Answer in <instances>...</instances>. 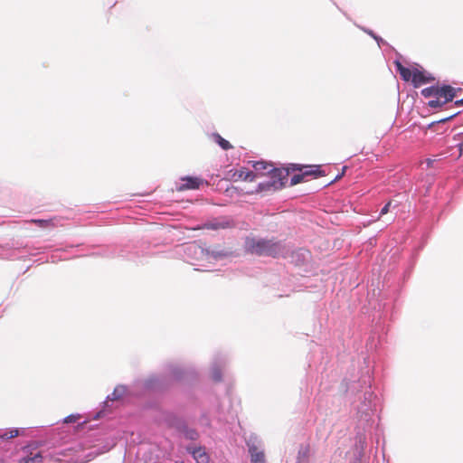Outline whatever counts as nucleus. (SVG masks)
Listing matches in <instances>:
<instances>
[{"mask_svg":"<svg viewBox=\"0 0 463 463\" xmlns=\"http://www.w3.org/2000/svg\"><path fill=\"white\" fill-rule=\"evenodd\" d=\"M456 106H463V99L455 101Z\"/></svg>","mask_w":463,"mask_h":463,"instance_id":"nucleus-22","label":"nucleus"},{"mask_svg":"<svg viewBox=\"0 0 463 463\" xmlns=\"http://www.w3.org/2000/svg\"><path fill=\"white\" fill-rule=\"evenodd\" d=\"M270 180L258 184L256 192L277 191L282 189L288 182V171L287 169L270 168L268 171Z\"/></svg>","mask_w":463,"mask_h":463,"instance_id":"nucleus-2","label":"nucleus"},{"mask_svg":"<svg viewBox=\"0 0 463 463\" xmlns=\"http://www.w3.org/2000/svg\"><path fill=\"white\" fill-rule=\"evenodd\" d=\"M253 167L256 172L265 171L264 173H261V175H264V174H268L269 169L272 168L273 166L265 162H256L253 165Z\"/></svg>","mask_w":463,"mask_h":463,"instance_id":"nucleus-15","label":"nucleus"},{"mask_svg":"<svg viewBox=\"0 0 463 463\" xmlns=\"http://www.w3.org/2000/svg\"><path fill=\"white\" fill-rule=\"evenodd\" d=\"M245 249L250 254L272 258H279L288 251L284 241L275 238H248L245 241Z\"/></svg>","mask_w":463,"mask_h":463,"instance_id":"nucleus-1","label":"nucleus"},{"mask_svg":"<svg viewBox=\"0 0 463 463\" xmlns=\"http://www.w3.org/2000/svg\"><path fill=\"white\" fill-rule=\"evenodd\" d=\"M28 222L34 223V224L38 225L39 227L44 228V229L53 228L55 226V224L53 222V219H50V220L32 219V220L28 221Z\"/></svg>","mask_w":463,"mask_h":463,"instance_id":"nucleus-13","label":"nucleus"},{"mask_svg":"<svg viewBox=\"0 0 463 463\" xmlns=\"http://www.w3.org/2000/svg\"><path fill=\"white\" fill-rule=\"evenodd\" d=\"M80 414H71L69 416H67L64 420H63V422L64 423H72V422H76L78 420H80Z\"/></svg>","mask_w":463,"mask_h":463,"instance_id":"nucleus-19","label":"nucleus"},{"mask_svg":"<svg viewBox=\"0 0 463 463\" xmlns=\"http://www.w3.org/2000/svg\"><path fill=\"white\" fill-rule=\"evenodd\" d=\"M0 463H5L3 458H0Z\"/></svg>","mask_w":463,"mask_h":463,"instance_id":"nucleus-25","label":"nucleus"},{"mask_svg":"<svg viewBox=\"0 0 463 463\" xmlns=\"http://www.w3.org/2000/svg\"><path fill=\"white\" fill-rule=\"evenodd\" d=\"M411 83L415 88L433 81L435 79L430 73L418 68H413Z\"/></svg>","mask_w":463,"mask_h":463,"instance_id":"nucleus-5","label":"nucleus"},{"mask_svg":"<svg viewBox=\"0 0 463 463\" xmlns=\"http://www.w3.org/2000/svg\"><path fill=\"white\" fill-rule=\"evenodd\" d=\"M435 97L441 98L442 102H449L455 97V89L449 85L437 87Z\"/></svg>","mask_w":463,"mask_h":463,"instance_id":"nucleus-7","label":"nucleus"},{"mask_svg":"<svg viewBox=\"0 0 463 463\" xmlns=\"http://www.w3.org/2000/svg\"><path fill=\"white\" fill-rule=\"evenodd\" d=\"M43 458L41 452L31 451L24 458H21L18 463H43Z\"/></svg>","mask_w":463,"mask_h":463,"instance_id":"nucleus-12","label":"nucleus"},{"mask_svg":"<svg viewBox=\"0 0 463 463\" xmlns=\"http://www.w3.org/2000/svg\"><path fill=\"white\" fill-rule=\"evenodd\" d=\"M305 167H306L305 165H292V169L295 171L302 172ZM308 167L311 169L307 170V171L303 172L302 174L295 175L294 176H292L290 184L296 185V184L303 182L304 178L306 176L312 175L314 177H318V176L326 175L325 171L320 169V165H310Z\"/></svg>","mask_w":463,"mask_h":463,"instance_id":"nucleus-3","label":"nucleus"},{"mask_svg":"<svg viewBox=\"0 0 463 463\" xmlns=\"http://www.w3.org/2000/svg\"><path fill=\"white\" fill-rule=\"evenodd\" d=\"M189 451L192 453L194 458L197 463H208L209 456L205 452V450L202 448H194L193 449H189Z\"/></svg>","mask_w":463,"mask_h":463,"instance_id":"nucleus-11","label":"nucleus"},{"mask_svg":"<svg viewBox=\"0 0 463 463\" xmlns=\"http://www.w3.org/2000/svg\"><path fill=\"white\" fill-rule=\"evenodd\" d=\"M181 184L177 186L176 190L183 192L185 190H195L199 189L201 185L205 184L208 185V182L196 176H184L181 178Z\"/></svg>","mask_w":463,"mask_h":463,"instance_id":"nucleus-4","label":"nucleus"},{"mask_svg":"<svg viewBox=\"0 0 463 463\" xmlns=\"http://www.w3.org/2000/svg\"><path fill=\"white\" fill-rule=\"evenodd\" d=\"M433 98H434L433 99H430L429 101V106L430 108H439L447 103V102H442L441 98H439V97H433Z\"/></svg>","mask_w":463,"mask_h":463,"instance_id":"nucleus-17","label":"nucleus"},{"mask_svg":"<svg viewBox=\"0 0 463 463\" xmlns=\"http://www.w3.org/2000/svg\"><path fill=\"white\" fill-rule=\"evenodd\" d=\"M215 141L218 143V145L224 150L231 149L232 146L230 144L229 141L222 137L219 134L214 135Z\"/></svg>","mask_w":463,"mask_h":463,"instance_id":"nucleus-16","label":"nucleus"},{"mask_svg":"<svg viewBox=\"0 0 463 463\" xmlns=\"http://www.w3.org/2000/svg\"><path fill=\"white\" fill-rule=\"evenodd\" d=\"M431 163H432V161H431V160H428V165H431Z\"/></svg>","mask_w":463,"mask_h":463,"instance_id":"nucleus-24","label":"nucleus"},{"mask_svg":"<svg viewBox=\"0 0 463 463\" xmlns=\"http://www.w3.org/2000/svg\"><path fill=\"white\" fill-rule=\"evenodd\" d=\"M232 226V222L226 218L217 219L214 221L208 222L204 224V228L209 230H220L226 229Z\"/></svg>","mask_w":463,"mask_h":463,"instance_id":"nucleus-8","label":"nucleus"},{"mask_svg":"<svg viewBox=\"0 0 463 463\" xmlns=\"http://www.w3.org/2000/svg\"><path fill=\"white\" fill-rule=\"evenodd\" d=\"M194 435H196V432L193 433V435L191 436L192 439L194 438Z\"/></svg>","mask_w":463,"mask_h":463,"instance_id":"nucleus-26","label":"nucleus"},{"mask_svg":"<svg viewBox=\"0 0 463 463\" xmlns=\"http://www.w3.org/2000/svg\"><path fill=\"white\" fill-rule=\"evenodd\" d=\"M453 117H454V115H453V116H449V118H447L440 119V120H439V122H445V121H447V120H449V119L452 118Z\"/></svg>","mask_w":463,"mask_h":463,"instance_id":"nucleus-23","label":"nucleus"},{"mask_svg":"<svg viewBox=\"0 0 463 463\" xmlns=\"http://www.w3.org/2000/svg\"><path fill=\"white\" fill-rule=\"evenodd\" d=\"M21 431L18 429H10L4 432H0L1 439H11L21 435Z\"/></svg>","mask_w":463,"mask_h":463,"instance_id":"nucleus-14","label":"nucleus"},{"mask_svg":"<svg viewBox=\"0 0 463 463\" xmlns=\"http://www.w3.org/2000/svg\"><path fill=\"white\" fill-rule=\"evenodd\" d=\"M251 463H266L265 453L260 450L256 446L252 445L249 448Z\"/></svg>","mask_w":463,"mask_h":463,"instance_id":"nucleus-9","label":"nucleus"},{"mask_svg":"<svg viewBox=\"0 0 463 463\" xmlns=\"http://www.w3.org/2000/svg\"><path fill=\"white\" fill-rule=\"evenodd\" d=\"M397 71L399 72L401 78L404 81H411L412 80V71L413 69L404 67L399 61H394Z\"/></svg>","mask_w":463,"mask_h":463,"instance_id":"nucleus-10","label":"nucleus"},{"mask_svg":"<svg viewBox=\"0 0 463 463\" xmlns=\"http://www.w3.org/2000/svg\"><path fill=\"white\" fill-rule=\"evenodd\" d=\"M436 90H437V87L426 88V89L422 90L421 93L426 98L435 97Z\"/></svg>","mask_w":463,"mask_h":463,"instance_id":"nucleus-18","label":"nucleus"},{"mask_svg":"<svg viewBox=\"0 0 463 463\" xmlns=\"http://www.w3.org/2000/svg\"><path fill=\"white\" fill-rule=\"evenodd\" d=\"M259 174L250 171L247 168L241 167L232 173L231 179L234 182L248 181L252 182L258 177Z\"/></svg>","mask_w":463,"mask_h":463,"instance_id":"nucleus-6","label":"nucleus"},{"mask_svg":"<svg viewBox=\"0 0 463 463\" xmlns=\"http://www.w3.org/2000/svg\"><path fill=\"white\" fill-rule=\"evenodd\" d=\"M392 204V201H389L383 207V209L381 210V213L380 214L381 215H384L386 214L388 212H389V209H390V206Z\"/></svg>","mask_w":463,"mask_h":463,"instance_id":"nucleus-20","label":"nucleus"},{"mask_svg":"<svg viewBox=\"0 0 463 463\" xmlns=\"http://www.w3.org/2000/svg\"><path fill=\"white\" fill-rule=\"evenodd\" d=\"M346 168H347L346 166H344L343 169H342V173L338 174V175L335 178L334 181H336V180L340 179L345 175V172Z\"/></svg>","mask_w":463,"mask_h":463,"instance_id":"nucleus-21","label":"nucleus"}]
</instances>
